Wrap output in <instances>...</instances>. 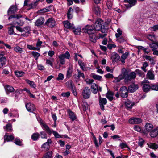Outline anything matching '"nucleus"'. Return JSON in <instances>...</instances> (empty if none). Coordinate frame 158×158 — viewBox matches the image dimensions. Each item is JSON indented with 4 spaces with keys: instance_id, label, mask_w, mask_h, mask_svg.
<instances>
[{
    "instance_id": "15",
    "label": "nucleus",
    "mask_w": 158,
    "mask_h": 158,
    "mask_svg": "<svg viewBox=\"0 0 158 158\" xmlns=\"http://www.w3.org/2000/svg\"><path fill=\"white\" fill-rule=\"evenodd\" d=\"M139 86L137 84H135L134 83L131 84L130 86L128 87L129 91L131 93H133L137 90Z\"/></svg>"
},
{
    "instance_id": "44",
    "label": "nucleus",
    "mask_w": 158,
    "mask_h": 158,
    "mask_svg": "<svg viewBox=\"0 0 158 158\" xmlns=\"http://www.w3.org/2000/svg\"><path fill=\"white\" fill-rule=\"evenodd\" d=\"M144 58L147 60L150 61L151 64L154 62V59L151 56L146 55L144 56Z\"/></svg>"
},
{
    "instance_id": "23",
    "label": "nucleus",
    "mask_w": 158,
    "mask_h": 158,
    "mask_svg": "<svg viewBox=\"0 0 158 158\" xmlns=\"http://www.w3.org/2000/svg\"><path fill=\"white\" fill-rule=\"evenodd\" d=\"M64 25L66 28L72 29L74 26L73 24L69 22L68 21H65L63 22Z\"/></svg>"
},
{
    "instance_id": "9",
    "label": "nucleus",
    "mask_w": 158,
    "mask_h": 158,
    "mask_svg": "<svg viewBox=\"0 0 158 158\" xmlns=\"http://www.w3.org/2000/svg\"><path fill=\"white\" fill-rule=\"evenodd\" d=\"M99 101L101 109L103 110H104V105L107 103V100L106 98H102L100 95L99 96Z\"/></svg>"
},
{
    "instance_id": "19",
    "label": "nucleus",
    "mask_w": 158,
    "mask_h": 158,
    "mask_svg": "<svg viewBox=\"0 0 158 158\" xmlns=\"http://www.w3.org/2000/svg\"><path fill=\"white\" fill-rule=\"evenodd\" d=\"M111 59L113 61L117 62L120 60V56L116 53H113L112 54Z\"/></svg>"
},
{
    "instance_id": "42",
    "label": "nucleus",
    "mask_w": 158,
    "mask_h": 158,
    "mask_svg": "<svg viewBox=\"0 0 158 158\" xmlns=\"http://www.w3.org/2000/svg\"><path fill=\"white\" fill-rule=\"evenodd\" d=\"M148 147L149 148L154 150L158 148V145L155 143H151L148 145Z\"/></svg>"
},
{
    "instance_id": "52",
    "label": "nucleus",
    "mask_w": 158,
    "mask_h": 158,
    "mask_svg": "<svg viewBox=\"0 0 158 158\" xmlns=\"http://www.w3.org/2000/svg\"><path fill=\"white\" fill-rule=\"evenodd\" d=\"M40 135L42 139H47V136L46 133L44 131H42L40 132Z\"/></svg>"
},
{
    "instance_id": "29",
    "label": "nucleus",
    "mask_w": 158,
    "mask_h": 158,
    "mask_svg": "<svg viewBox=\"0 0 158 158\" xmlns=\"http://www.w3.org/2000/svg\"><path fill=\"white\" fill-rule=\"evenodd\" d=\"M114 93L111 91H108L106 94V97L110 101L113 99Z\"/></svg>"
},
{
    "instance_id": "20",
    "label": "nucleus",
    "mask_w": 158,
    "mask_h": 158,
    "mask_svg": "<svg viewBox=\"0 0 158 158\" xmlns=\"http://www.w3.org/2000/svg\"><path fill=\"white\" fill-rule=\"evenodd\" d=\"M129 55V53L128 52H125L123 53L120 57L119 61H120L122 63H124L125 62V60L127 57Z\"/></svg>"
},
{
    "instance_id": "11",
    "label": "nucleus",
    "mask_w": 158,
    "mask_h": 158,
    "mask_svg": "<svg viewBox=\"0 0 158 158\" xmlns=\"http://www.w3.org/2000/svg\"><path fill=\"white\" fill-rule=\"evenodd\" d=\"M52 143V140L51 139H48L47 142L43 144L41 146V148L43 150L47 151L49 149L50 144Z\"/></svg>"
},
{
    "instance_id": "63",
    "label": "nucleus",
    "mask_w": 158,
    "mask_h": 158,
    "mask_svg": "<svg viewBox=\"0 0 158 158\" xmlns=\"http://www.w3.org/2000/svg\"><path fill=\"white\" fill-rule=\"evenodd\" d=\"M150 29L153 31H156L158 30V25H155L152 27H151Z\"/></svg>"
},
{
    "instance_id": "1",
    "label": "nucleus",
    "mask_w": 158,
    "mask_h": 158,
    "mask_svg": "<svg viewBox=\"0 0 158 158\" xmlns=\"http://www.w3.org/2000/svg\"><path fill=\"white\" fill-rule=\"evenodd\" d=\"M128 70H122L121 74L115 78L116 82H119L122 79H124V81L126 83L135 78L136 77L135 73L133 72H130Z\"/></svg>"
},
{
    "instance_id": "37",
    "label": "nucleus",
    "mask_w": 158,
    "mask_h": 158,
    "mask_svg": "<svg viewBox=\"0 0 158 158\" xmlns=\"http://www.w3.org/2000/svg\"><path fill=\"white\" fill-rule=\"evenodd\" d=\"M147 76L150 79L153 80L154 78V75L153 73L150 70H149L148 72Z\"/></svg>"
},
{
    "instance_id": "8",
    "label": "nucleus",
    "mask_w": 158,
    "mask_h": 158,
    "mask_svg": "<svg viewBox=\"0 0 158 158\" xmlns=\"http://www.w3.org/2000/svg\"><path fill=\"white\" fill-rule=\"evenodd\" d=\"M40 124L42 126L43 129H44V127L46 131L47 132L49 135H51L52 133L51 130L50 129L46 123L44 122L42 119L39 122Z\"/></svg>"
},
{
    "instance_id": "39",
    "label": "nucleus",
    "mask_w": 158,
    "mask_h": 158,
    "mask_svg": "<svg viewBox=\"0 0 158 158\" xmlns=\"http://www.w3.org/2000/svg\"><path fill=\"white\" fill-rule=\"evenodd\" d=\"M22 17V15L21 14H14L10 16L8 18V20H10L11 19L13 18L18 19Z\"/></svg>"
},
{
    "instance_id": "2",
    "label": "nucleus",
    "mask_w": 158,
    "mask_h": 158,
    "mask_svg": "<svg viewBox=\"0 0 158 158\" xmlns=\"http://www.w3.org/2000/svg\"><path fill=\"white\" fill-rule=\"evenodd\" d=\"M105 23L101 19H97L94 24V29L96 31L101 30L102 33H107V30L105 27Z\"/></svg>"
},
{
    "instance_id": "5",
    "label": "nucleus",
    "mask_w": 158,
    "mask_h": 158,
    "mask_svg": "<svg viewBox=\"0 0 158 158\" xmlns=\"http://www.w3.org/2000/svg\"><path fill=\"white\" fill-rule=\"evenodd\" d=\"M82 96L85 99L89 98L90 96L91 91L89 87H85L82 92Z\"/></svg>"
},
{
    "instance_id": "54",
    "label": "nucleus",
    "mask_w": 158,
    "mask_h": 158,
    "mask_svg": "<svg viewBox=\"0 0 158 158\" xmlns=\"http://www.w3.org/2000/svg\"><path fill=\"white\" fill-rule=\"evenodd\" d=\"M78 63L81 69H84L85 68V64L81 60H79L78 61Z\"/></svg>"
},
{
    "instance_id": "12",
    "label": "nucleus",
    "mask_w": 158,
    "mask_h": 158,
    "mask_svg": "<svg viewBox=\"0 0 158 158\" xmlns=\"http://www.w3.org/2000/svg\"><path fill=\"white\" fill-rule=\"evenodd\" d=\"M44 0H36L35 1L32 2L31 3L29 4L28 5V9L30 10L35 8L38 4L40 2H42Z\"/></svg>"
},
{
    "instance_id": "57",
    "label": "nucleus",
    "mask_w": 158,
    "mask_h": 158,
    "mask_svg": "<svg viewBox=\"0 0 158 158\" xmlns=\"http://www.w3.org/2000/svg\"><path fill=\"white\" fill-rule=\"evenodd\" d=\"M15 27L14 26L11 27H9L8 28V33L10 35H12L13 34L14 31V29H13V27Z\"/></svg>"
},
{
    "instance_id": "26",
    "label": "nucleus",
    "mask_w": 158,
    "mask_h": 158,
    "mask_svg": "<svg viewBox=\"0 0 158 158\" xmlns=\"http://www.w3.org/2000/svg\"><path fill=\"white\" fill-rule=\"evenodd\" d=\"M142 89L144 92H147L151 89V85L146 84H143Z\"/></svg>"
},
{
    "instance_id": "53",
    "label": "nucleus",
    "mask_w": 158,
    "mask_h": 158,
    "mask_svg": "<svg viewBox=\"0 0 158 158\" xmlns=\"http://www.w3.org/2000/svg\"><path fill=\"white\" fill-rule=\"evenodd\" d=\"M117 33L115 34V36L116 38H118L122 35V31L119 28H118L117 30Z\"/></svg>"
},
{
    "instance_id": "28",
    "label": "nucleus",
    "mask_w": 158,
    "mask_h": 158,
    "mask_svg": "<svg viewBox=\"0 0 158 158\" xmlns=\"http://www.w3.org/2000/svg\"><path fill=\"white\" fill-rule=\"evenodd\" d=\"M6 92L7 93L8 92H12L14 91V89L13 87L9 85H6L4 87Z\"/></svg>"
},
{
    "instance_id": "17",
    "label": "nucleus",
    "mask_w": 158,
    "mask_h": 158,
    "mask_svg": "<svg viewBox=\"0 0 158 158\" xmlns=\"http://www.w3.org/2000/svg\"><path fill=\"white\" fill-rule=\"evenodd\" d=\"M67 112L69 118L72 121H74L77 118V117L75 113L72 112L70 109L67 110Z\"/></svg>"
},
{
    "instance_id": "45",
    "label": "nucleus",
    "mask_w": 158,
    "mask_h": 158,
    "mask_svg": "<svg viewBox=\"0 0 158 158\" xmlns=\"http://www.w3.org/2000/svg\"><path fill=\"white\" fill-rule=\"evenodd\" d=\"M93 10L95 14L97 15H100V9L99 8L98 6H95L93 8Z\"/></svg>"
},
{
    "instance_id": "49",
    "label": "nucleus",
    "mask_w": 158,
    "mask_h": 158,
    "mask_svg": "<svg viewBox=\"0 0 158 158\" xmlns=\"http://www.w3.org/2000/svg\"><path fill=\"white\" fill-rule=\"evenodd\" d=\"M52 133H53L54 135L55 138H62V136L60 135L57 132L53 131V130H51Z\"/></svg>"
},
{
    "instance_id": "64",
    "label": "nucleus",
    "mask_w": 158,
    "mask_h": 158,
    "mask_svg": "<svg viewBox=\"0 0 158 158\" xmlns=\"http://www.w3.org/2000/svg\"><path fill=\"white\" fill-rule=\"evenodd\" d=\"M61 96L66 97H68L70 95V93L69 92H67L66 93H63L61 94Z\"/></svg>"
},
{
    "instance_id": "31",
    "label": "nucleus",
    "mask_w": 158,
    "mask_h": 158,
    "mask_svg": "<svg viewBox=\"0 0 158 158\" xmlns=\"http://www.w3.org/2000/svg\"><path fill=\"white\" fill-rule=\"evenodd\" d=\"M72 29L73 30V32L76 35H79L81 32V28L80 27H77L75 28L74 26L73 28Z\"/></svg>"
},
{
    "instance_id": "62",
    "label": "nucleus",
    "mask_w": 158,
    "mask_h": 158,
    "mask_svg": "<svg viewBox=\"0 0 158 158\" xmlns=\"http://www.w3.org/2000/svg\"><path fill=\"white\" fill-rule=\"evenodd\" d=\"M62 55L65 58L67 59H69V58L70 55L68 51L66 52L65 54H62Z\"/></svg>"
},
{
    "instance_id": "38",
    "label": "nucleus",
    "mask_w": 158,
    "mask_h": 158,
    "mask_svg": "<svg viewBox=\"0 0 158 158\" xmlns=\"http://www.w3.org/2000/svg\"><path fill=\"white\" fill-rule=\"evenodd\" d=\"M66 84L68 87L71 89L75 87L74 85L73 84V82L72 80H70L67 81L66 83Z\"/></svg>"
},
{
    "instance_id": "24",
    "label": "nucleus",
    "mask_w": 158,
    "mask_h": 158,
    "mask_svg": "<svg viewBox=\"0 0 158 158\" xmlns=\"http://www.w3.org/2000/svg\"><path fill=\"white\" fill-rule=\"evenodd\" d=\"M137 2V0H129V3L125 4L127 8H131L134 6Z\"/></svg>"
},
{
    "instance_id": "6",
    "label": "nucleus",
    "mask_w": 158,
    "mask_h": 158,
    "mask_svg": "<svg viewBox=\"0 0 158 158\" xmlns=\"http://www.w3.org/2000/svg\"><path fill=\"white\" fill-rule=\"evenodd\" d=\"M128 91L127 88L126 86L122 87L120 89L121 97L124 98H127L128 96Z\"/></svg>"
},
{
    "instance_id": "60",
    "label": "nucleus",
    "mask_w": 158,
    "mask_h": 158,
    "mask_svg": "<svg viewBox=\"0 0 158 158\" xmlns=\"http://www.w3.org/2000/svg\"><path fill=\"white\" fill-rule=\"evenodd\" d=\"M14 143L18 145H21V141L18 138L15 139Z\"/></svg>"
},
{
    "instance_id": "13",
    "label": "nucleus",
    "mask_w": 158,
    "mask_h": 158,
    "mask_svg": "<svg viewBox=\"0 0 158 158\" xmlns=\"http://www.w3.org/2000/svg\"><path fill=\"white\" fill-rule=\"evenodd\" d=\"M142 119L138 118H131L129 120V122L131 124H139L142 122Z\"/></svg>"
},
{
    "instance_id": "46",
    "label": "nucleus",
    "mask_w": 158,
    "mask_h": 158,
    "mask_svg": "<svg viewBox=\"0 0 158 158\" xmlns=\"http://www.w3.org/2000/svg\"><path fill=\"white\" fill-rule=\"evenodd\" d=\"M14 50L16 52H19L20 53H22L23 52V49L18 46L15 47L14 48Z\"/></svg>"
},
{
    "instance_id": "41",
    "label": "nucleus",
    "mask_w": 158,
    "mask_h": 158,
    "mask_svg": "<svg viewBox=\"0 0 158 158\" xmlns=\"http://www.w3.org/2000/svg\"><path fill=\"white\" fill-rule=\"evenodd\" d=\"M92 77L94 79L98 80H101L102 78L101 76L96 75L94 73L91 74Z\"/></svg>"
},
{
    "instance_id": "33",
    "label": "nucleus",
    "mask_w": 158,
    "mask_h": 158,
    "mask_svg": "<svg viewBox=\"0 0 158 158\" xmlns=\"http://www.w3.org/2000/svg\"><path fill=\"white\" fill-rule=\"evenodd\" d=\"M149 46L152 48V50H156L158 48V42L152 43L149 44Z\"/></svg>"
},
{
    "instance_id": "43",
    "label": "nucleus",
    "mask_w": 158,
    "mask_h": 158,
    "mask_svg": "<svg viewBox=\"0 0 158 158\" xmlns=\"http://www.w3.org/2000/svg\"><path fill=\"white\" fill-rule=\"evenodd\" d=\"M27 47L30 50H34L39 51L40 48L35 47L29 44H28L27 45Z\"/></svg>"
},
{
    "instance_id": "30",
    "label": "nucleus",
    "mask_w": 158,
    "mask_h": 158,
    "mask_svg": "<svg viewBox=\"0 0 158 158\" xmlns=\"http://www.w3.org/2000/svg\"><path fill=\"white\" fill-rule=\"evenodd\" d=\"M73 10L72 7L69 8L67 12V16L68 19H71L73 17L72 13Z\"/></svg>"
},
{
    "instance_id": "36",
    "label": "nucleus",
    "mask_w": 158,
    "mask_h": 158,
    "mask_svg": "<svg viewBox=\"0 0 158 158\" xmlns=\"http://www.w3.org/2000/svg\"><path fill=\"white\" fill-rule=\"evenodd\" d=\"M25 81L31 87L35 88L36 87V85L33 81H31L27 79H26Z\"/></svg>"
},
{
    "instance_id": "25",
    "label": "nucleus",
    "mask_w": 158,
    "mask_h": 158,
    "mask_svg": "<svg viewBox=\"0 0 158 158\" xmlns=\"http://www.w3.org/2000/svg\"><path fill=\"white\" fill-rule=\"evenodd\" d=\"M2 56V54H0V68L5 65L6 61V58Z\"/></svg>"
},
{
    "instance_id": "16",
    "label": "nucleus",
    "mask_w": 158,
    "mask_h": 158,
    "mask_svg": "<svg viewBox=\"0 0 158 158\" xmlns=\"http://www.w3.org/2000/svg\"><path fill=\"white\" fill-rule=\"evenodd\" d=\"M44 18L41 17L38 19L35 22V25L37 27H39L42 25L44 23Z\"/></svg>"
},
{
    "instance_id": "34",
    "label": "nucleus",
    "mask_w": 158,
    "mask_h": 158,
    "mask_svg": "<svg viewBox=\"0 0 158 158\" xmlns=\"http://www.w3.org/2000/svg\"><path fill=\"white\" fill-rule=\"evenodd\" d=\"M3 128L6 131L10 132L12 130V125L10 123L7 124L5 126L3 127Z\"/></svg>"
},
{
    "instance_id": "58",
    "label": "nucleus",
    "mask_w": 158,
    "mask_h": 158,
    "mask_svg": "<svg viewBox=\"0 0 158 158\" xmlns=\"http://www.w3.org/2000/svg\"><path fill=\"white\" fill-rule=\"evenodd\" d=\"M134 129L135 130L138 132H142L141 127L139 126L135 125L134 127Z\"/></svg>"
},
{
    "instance_id": "32",
    "label": "nucleus",
    "mask_w": 158,
    "mask_h": 158,
    "mask_svg": "<svg viewBox=\"0 0 158 158\" xmlns=\"http://www.w3.org/2000/svg\"><path fill=\"white\" fill-rule=\"evenodd\" d=\"M147 38L149 40L153 42L156 41L155 35L154 34H149L148 35Z\"/></svg>"
},
{
    "instance_id": "4",
    "label": "nucleus",
    "mask_w": 158,
    "mask_h": 158,
    "mask_svg": "<svg viewBox=\"0 0 158 158\" xmlns=\"http://www.w3.org/2000/svg\"><path fill=\"white\" fill-rule=\"evenodd\" d=\"M90 89L92 92L95 94H97L98 91L101 92L102 91V88L98 86V85L95 83H92L91 85Z\"/></svg>"
},
{
    "instance_id": "47",
    "label": "nucleus",
    "mask_w": 158,
    "mask_h": 158,
    "mask_svg": "<svg viewBox=\"0 0 158 158\" xmlns=\"http://www.w3.org/2000/svg\"><path fill=\"white\" fill-rule=\"evenodd\" d=\"M31 54L33 56L35 60L38 59L39 57L40 56V54L39 53L34 51L32 52Z\"/></svg>"
},
{
    "instance_id": "61",
    "label": "nucleus",
    "mask_w": 158,
    "mask_h": 158,
    "mask_svg": "<svg viewBox=\"0 0 158 158\" xmlns=\"http://www.w3.org/2000/svg\"><path fill=\"white\" fill-rule=\"evenodd\" d=\"M52 156V152H48L46 155L43 157V158H51Z\"/></svg>"
},
{
    "instance_id": "10",
    "label": "nucleus",
    "mask_w": 158,
    "mask_h": 158,
    "mask_svg": "<svg viewBox=\"0 0 158 158\" xmlns=\"http://www.w3.org/2000/svg\"><path fill=\"white\" fill-rule=\"evenodd\" d=\"M18 10V8L16 5H11L7 11L8 15L15 13Z\"/></svg>"
},
{
    "instance_id": "18",
    "label": "nucleus",
    "mask_w": 158,
    "mask_h": 158,
    "mask_svg": "<svg viewBox=\"0 0 158 158\" xmlns=\"http://www.w3.org/2000/svg\"><path fill=\"white\" fill-rule=\"evenodd\" d=\"M134 105L135 103L134 102L128 100H127L125 102L126 107L127 109H131Z\"/></svg>"
},
{
    "instance_id": "7",
    "label": "nucleus",
    "mask_w": 158,
    "mask_h": 158,
    "mask_svg": "<svg viewBox=\"0 0 158 158\" xmlns=\"http://www.w3.org/2000/svg\"><path fill=\"white\" fill-rule=\"evenodd\" d=\"M45 25L50 27H53L56 25V22L52 18L48 19L45 23Z\"/></svg>"
},
{
    "instance_id": "3",
    "label": "nucleus",
    "mask_w": 158,
    "mask_h": 158,
    "mask_svg": "<svg viewBox=\"0 0 158 158\" xmlns=\"http://www.w3.org/2000/svg\"><path fill=\"white\" fill-rule=\"evenodd\" d=\"M82 30L85 33H87L89 35L94 34L92 37L90 36V40L94 43H95L96 42V40L95 39L96 36L94 35L96 31L92 26L87 25L85 27L82 29Z\"/></svg>"
},
{
    "instance_id": "48",
    "label": "nucleus",
    "mask_w": 158,
    "mask_h": 158,
    "mask_svg": "<svg viewBox=\"0 0 158 158\" xmlns=\"http://www.w3.org/2000/svg\"><path fill=\"white\" fill-rule=\"evenodd\" d=\"M54 61V59L53 58H50L49 59H47L46 60V64H48L50 66H52L53 65V63Z\"/></svg>"
},
{
    "instance_id": "40",
    "label": "nucleus",
    "mask_w": 158,
    "mask_h": 158,
    "mask_svg": "<svg viewBox=\"0 0 158 158\" xmlns=\"http://www.w3.org/2000/svg\"><path fill=\"white\" fill-rule=\"evenodd\" d=\"M16 75L17 77H22L24 74V72L21 70H16L15 72Z\"/></svg>"
},
{
    "instance_id": "51",
    "label": "nucleus",
    "mask_w": 158,
    "mask_h": 158,
    "mask_svg": "<svg viewBox=\"0 0 158 158\" xmlns=\"http://www.w3.org/2000/svg\"><path fill=\"white\" fill-rule=\"evenodd\" d=\"M144 143V141L143 139L142 138H139V141L138 143L139 146L140 147H142Z\"/></svg>"
},
{
    "instance_id": "55",
    "label": "nucleus",
    "mask_w": 158,
    "mask_h": 158,
    "mask_svg": "<svg viewBox=\"0 0 158 158\" xmlns=\"http://www.w3.org/2000/svg\"><path fill=\"white\" fill-rule=\"evenodd\" d=\"M106 5L108 8L109 9H111L112 7V3L110 0H108L107 3Z\"/></svg>"
},
{
    "instance_id": "59",
    "label": "nucleus",
    "mask_w": 158,
    "mask_h": 158,
    "mask_svg": "<svg viewBox=\"0 0 158 158\" xmlns=\"http://www.w3.org/2000/svg\"><path fill=\"white\" fill-rule=\"evenodd\" d=\"M64 78L63 75L61 73L59 74L58 77L56 78V79L57 80H62Z\"/></svg>"
},
{
    "instance_id": "22",
    "label": "nucleus",
    "mask_w": 158,
    "mask_h": 158,
    "mask_svg": "<svg viewBox=\"0 0 158 158\" xmlns=\"http://www.w3.org/2000/svg\"><path fill=\"white\" fill-rule=\"evenodd\" d=\"M150 136L154 138L158 136V127L154 128L150 133Z\"/></svg>"
},
{
    "instance_id": "27",
    "label": "nucleus",
    "mask_w": 158,
    "mask_h": 158,
    "mask_svg": "<svg viewBox=\"0 0 158 158\" xmlns=\"http://www.w3.org/2000/svg\"><path fill=\"white\" fill-rule=\"evenodd\" d=\"M153 127V125L151 123H146L145 126V130L148 132H150Z\"/></svg>"
},
{
    "instance_id": "21",
    "label": "nucleus",
    "mask_w": 158,
    "mask_h": 158,
    "mask_svg": "<svg viewBox=\"0 0 158 158\" xmlns=\"http://www.w3.org/2000/svg\"><path fill=\"white\" fill-rule=\"evenodd\" d=\"M7 134L6 133L4 136V141L8 142L12 141L14 139V137L13 135H7Z\"/></svg>"
},
{
    "instance_id": "14",
    "label": "nucleus",
    "mask_w": 158,
    "mask_h": 158,
    "mask_svg": "<svg viewBox=\"0 0 158 158\" xmlns=\"http://www.w3.org/2000/svg\"><path fill=\"white\" fill-rule=\"evenodd\" d=\"M25 107L27 110L30 112H33L35 109L34 105L31 103H26L25 105Z\"/></svg>"
},
{
    "instance_id": "35",
    "label": "nucleus",
    "mask_w": 158,
    "mask_h": 158,
    "mask_svg": "<svg viewBox=\"0 0 158 158\" xmlns=\"http://www.w3.org/2000/svg\"><path fill=\"white\" fill-rule=\"evenodd\" d=\"M40 134L38 133H34L31 136V139L34 141L37 140L39 138Z\"/></svg>"
},
{
    "instance_id": "50",
    "label": "nucleus",
    "mask_w": 158,
    "mask_h": 158,
    "mask_svg": "<svg viewBox=\"0 0 158 158\" xmlns=\"http://www.w3.org/2000/svg\"><path fill=\"white\" fill-rule=\"evenodd\" d=\"M151 89L152 90L158 91V84L153 85L151 84Z\"/></svg>"
},
{
    "instance_id": "56",
    "label": "nucleus",
    "mask_w": 158,
    "mask_h": 158,
    "mask_svg": "<svg viewBox=\"0 0 158 158\" xmlns=\"http://www.w3.org/2000/svg\"><path fill=\"white\" fill-rule=\"evenodd\" d=\"M82 105L83 110L86 111L88 108L87 103L86 102H83Z\"/></svg>"
}]
</instances>
